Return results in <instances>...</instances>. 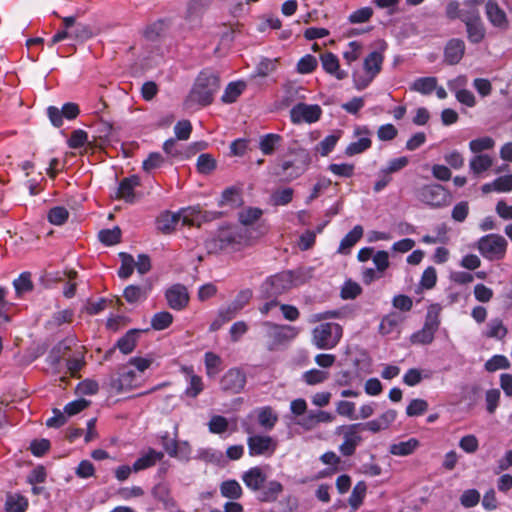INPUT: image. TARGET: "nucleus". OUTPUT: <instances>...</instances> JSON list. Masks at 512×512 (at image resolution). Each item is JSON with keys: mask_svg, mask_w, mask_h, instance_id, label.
I'll return each instance as SVG.
<instances>
[{"mask_svg": "<svg viewBox=\"0 0 512 512\" xmlns=\"http://www.w3.org/2000/svg\"><path fill=\"white\" fill-rule=\"evenodd\" d=\"M69 212L62 206H56L50 209L48 213V220L54 225H62L68 219Z\"/></svg>", "mask_w": 512, "mask_h": 512, "instance_id": "57", "label": "nucleus"}, {"mask_svg": "<svg viewBox=\"0 0 512 512\" xmlns=\"http://www.w3.org/2000/svg\"><path fill=\"white\" fill-rule=\"evenodd\" d=\"M250 456H271L277 448V441L268 435H251L247 438Z\"/></svg>", "mask_w": 512, "mask_h": 512, "instance_id": "12", "label": "nucleus"}, {"mask_svg": "<svg viewBox=\"0 0 512 512\" xmlns=\"http://www.w3.org/2000/svg\"><path fill=\"white\" fill-rule=\"evenodd\" d=\"M194 458L206 463L217 464L222 459V452L212 448H200Z\"/></svg>", "mask_w": 512, "mask_h": 512, "instance_id": "48", "label": "nucleus"}, {"mask_svg": "<svg viewBox=\"0 0 512 512\" xmlns=\"http://www.w3.org/2000/svg\"><path fill=\"white\" fill-rule=\"evenodd\" d=\"M317 65V59L314 56L307 54L298 61L297 71L301 74H309L315 70Z\"/></svg>", "mask_w": 512, "mask_h": 512, "instance_id": "60", "label": "nucleus"}, {"mask_svg": "<svg viewBox=\"0 0 512 512\" xmlns=\"http://www.w3.org/2000/svg\"><path fill=\"white\" fill-rule=\"evenodd\" d=\"M323 69L335 76L338 80H342L347 77V73L340 69L339 60L336 55L331 52H326L320 57Z\"/></svg>", "mask_w": 512, "mask_h": 512, "instance_id": "27", "label": "nucleus"}, {"mask_svg": "<svg viewBox=\"0 0 512 512\" xmlns=\"http://www.w3.org/2000/svg\"><path fill=\"white\" fill-rule=\"evenodd\" d=\"M164 457L163 452L149 449L145 454L139 457L133 464V472H139L154 466Z\"/></svg>", "mask_w": 512, "mask_h": 512, "instance_id": "32", "label": "nucleus"}, {"mask_svg": "<svg viewBox=\"0 0 512 512\" xmlns=\"http://www.w3.org/2000/svg\"><path fill=\"white\" fill-rule=\"evenodd\" d=\"M220 492L225 498L238 499L242 495V488L236 480H227L221 483Z\"/></svg>", "mask_w": 512, "mask_h": 512, "instance_id": "45", "label": "nucleus"}, {"mask_svg": "<svg viewBox=\"0 0 512 512\" xmlns=\"http://www.w3.org/2000/svg\"><path fill=\"white\" fill-rule=\"evenodd\" d=\"M258 423L265 430H272L278 421V415L270 406L261 407L257 410Z\"/></svg>", "mask_w": 512, "mask_h": 512, "instance_id": "36", "label": "nucleus"}, {"mask_svg": "<svg viewBox=\"0 0 512 512\" xmlns=\"http://www.w3.org/2000/svg\"><path fill=\"white\" fill-rule=\"evenodd\" d=\"M492 165V160L488 155H477L470 161V169L479 174L489 169Z\"/></svg>", "mask_w": 512, "mask_h": 512, "instance_id": "55", "label": "nucleus"}, {"mask_svg": "<svg viewBox=\"0 0 512 512\" xmlns=\"http://www.w3.org/2000/svg\"><path fill=\"white\" fill-rule=\"evenodd\" d=\"M302 378L308 385H317L325 382L329 378V373L324 370L311 369L304 372Z\"/></svg>", "mask_w": 512, "mask_h": 512, "instance_id": "52", "label": "nucleus"}, {"mask_svg": "<svg viewBox=\"0 0 512 512\" xmlns=\"http://www.w3.org/2000/svg\"><path fill=\"white\" fill-rule=\"evenodd\" d=\"M263 211L259 208L248 207L239 212V222L241 228H248V230L256 232V229L263 226V236L268 231V226L265 221H259Z\"/></svg>", "mask_w": 512, "mask_h": 512, "instance_id": "17", "label": "nucleus"}, {"mask_svg": "<svg viewBox=\"0 0 512 512\" xmlns=\"http://www.w3.org/2000/svg\"><path fill=\"white\" fill-rule=\"evenodd\" d=\"M263 230V226L256 229V232L240 226H228L221 228L215 237L207 241L206 246L211 252L223 249L239 250L242 247L253 245L263 237Z\"/></svg>", "mask_w": 512, "mask_h": 512, "instance_id": "1", "label": "nucleus"}, {"mask_svg": "<svg viewBox=\"0 0 512 512\" xmlns=\"http://www.w3.org/2000/svg\"><path fill=\"white\" fill-rule=\"evenodd\" d=\"M220 215V212L201 211L196 207L183 210L182 215L166 211L157 218L156 225L159 231L169 234L175 229L180 219H182L184 224L193 225L196 221H211L219 218Z\"/></svg>", "mask_w": 512, "mask_h": 512, "instance_id": "3", "label": "nucleus"}, {"mask_svg": "<svg viewBox=\"0 0 512 512\" xmlns=\"http://www.w3.org/2000/svg\"><path fill=\"white\" fill-rule=\"evenodd\" d=\"M367 486L364 482H358L349 497V504L353 509H358L365 497Z\"/></svg>", "mask_w": 512, "mask_h": 512, "instance_id": "53", "label": "nucleus"}, {"mask_svg": "<svg viewBox=\"0 0 512 512\" xmlns=\"http://www.w3.org/2000/svg\"><path fill=\"white\" fill-rule=\"evenodd\" d=\"M140 185V178L137 175L124 178L120 183L117 191V197L128 203L135 200L134 190Z\"/></svg>", "mask_w": 512, "mask_h": 512, "instance_id": "25", "label": "nucleus"}, {"mask_svg": "<svg viewBox=\"0 0 512 512\" xmlns=\"http://www.w3.org/2000/svg\"><path fill=\"white\" fill-rule=\"evenodd\" d=\"M79 112V106L73 102L65 103L61 109L55 106H49L47 108V116L55 127H61L64 118L67 120L75 119L79 115Z\"/></svg>", "mask_w": 512, "mask_h": 512, "instance_id": "14", "label": "nucleus"}, {"mask_svg": "<svg viewBox=\"0 0 512 512\" xmlns=\"http://www.w3.org/2000/svg\"><path fill=\"white\" fill-rule=\"evenodd\" d=\"M251 298L252 291L250 289L241 290L231 303L221 307L219 310L223 315L227 316L229 320H232L249 303Z\"/></svg>", "mask_w": 512, "mask_h": 512, "instance_id": "21", "label": "nucleus"}, {"mask_svg": "<svg viewBox=\"0 0 512 512\" xmlns=\"http://www.w3.org/2000/svg\"><path fill=\"white\" fill-rule=\"evenodd\" d=\"M152 290V285L148 282L142 285H129L124 289L123 297L130 304L142 302L147 299Z\"/></svg>", "mask_w": 512, "mask_h": 512, "instance_id": "24", "label": "nucleus"}, {"mask_svg": "<svg viewBox=\"0 0 512 512\" xmlns=\"http://www.w3.org/2000/svg\"><path fill=\"white\" fill-rule=\"evenodd\" d=\"M165 298L171 309L180 311L188 305L189 293L184 285L174 284L166 290Z\"/></svg>", "mask_w": 512, "mask_h": 512, "instance_id": "18", "label": "nucleus"}, {"mask_svg": "<svg viewBox=\"0 0 512 512\" xmlns=\"http://www.w3.org/2000/svg\"><path fill=\"white\" fill-rule=\"evenodd\" d=\"M341 132L337 131L326 136L320 143L318 144L317 151L322 156H327L336 146L338 140L340 139Z\"/></svg>", "mask_w": 512, "mask_h": 512, "instance_id": "50", "label": "nucleus"}, {"mask_svg": "<svg viewBox=\"0 0 512 512\" xmlns=\"http://www.w3.org/2000/svg\"><path fill=\"white\" fill-rule=\"evenodd\" d=\"M383 61L384 56L379 51H373L366 56L362 69L353 72V82L357 90H363L370 85L380 73Z\"/></svg>", "mask_w": 512, "mask_h": 512, "instance_id": "4", "label": "nucleus"}, {"mask_svg": "<svg viewBox=\"0 0 512 512\" xmlns=\"http://www.w3.org/2000/svg\"><path fill=\"white\" fill-rule=\"evenodd\" d=\"M507 334V328L504 326L502 320L492 319L487 324L486 336L489 338L502 339Z\"/></svg>", "mask_w": 512, "mask_h": 512, "instance_id": "51", "label": "nucleus"}, {"mask_svg": "<svg viewBox=\"0 0 512 512\" xmlns=\"http://www.w3.org/2000/svg\"><path fill=\"white\" fill-rule=\"evenodd\" d=\"M64 28L70 30V38L77 41H86L93 36L92 28L84 23L76 22L73 16L63 18Z\"/></svg>", "mask_w": 512, "mask_h": 512, "instance_id": "20", "label": "nucleus"}, {"mask_svg": "<svg viewBox=\"0 0 512 512\" xmlns=\"http://www.w3.org/2000/svg\"><path fill=\"white\" fill-rule=\"evenodd\" d=\"M417 197L427 205L440 207L448 202L449 193L442 185L430 184L420 188Z\"/></svg>", "mask_w": 512, "mask_h": 512, "instance_id": "11", "label": "nucleus"}, {"mask_svg": "<svg viewBox=\"0 0 512 512\" xmlns=\"http://www.w3.org/2000/svg\"><path fill=\"white\" fill-rule=\"evenodd\" d=\"M283 491V486L278 481H270L267 483L260 495V500L264 502L275 501L279 494Z\"/></svg>", "mask_w": 512, "mask_h": 512, "instance_id": "44", "label": "nucleus"}, {"mask_svg": "<svg viewBox=\"0 0 512 512\" xmlns=\"http://www.w3.org/2000/svg\"><path fill=\"white\" fill-rule=\"evenodd\" d=\"M485 0H464L461 3V21L467 23L481 19L480 7Z\"/></svg>", "mask_w": 512, "mask_h": 512, "instance_id": "28", "label": "nucleus"}, {"mask_svg": "<svg viewBox=\"0 0 512 512\" xmlns=\"http://www.w3.org/2000/svg\"><path fill=\"white\" fill-rule=\"evenodd\" d=\"M418 447L419 441L415 438H410L406 441L390 445L389 452L395 456H408L411 455Z\"/></svg>", "mask_w": 512, "mask_h": 512, "instance_id": "35", "label": "nucleus"}, {"mask_svg": "<svg viewBox=\"0 0 512 512\" xmlns=\"http://www.w3.org/2000/svg\"><path fill=\"white\" fill-rule=\"evenodd\" d=\"M137 338L138 331L130 330L117 341V347L123 354H129L134 350Z\"/></svg>", "mask_w": 512, "mask_h": 512, "instance_id": "42", "label": "nucleus"}, {"mask_svg": "<svg viewBox=\"0 0 512 512\" xmlns=\"http://www.w3.org/2000/svg\"><path fill=\"white\" fill-rule=\"evenodd\" d=\"M322 115V109L317 104L298 103L290 110V118L294 124L314 123Z\"/></svg>", "mask_w": 512, "mask_h": 512, "instance_id": "13", "label": "nucleus"}, {"mask_svg": "<svg viewBox=\"0 0 512 512\" xmlns=\"http://www.w3.org/2000/svg\"><path fill=\"white\" fill-rule=\"evenodd\" d=\"M219 78L207 72H202L189 95L185 99L184 106L187 109H195L197 107L209 105L215 93L219 90Z\"/></svg>", "mask_w": 512, "mask_h": 512, "instance_id": "2", "label": "nucleus"}, {"mask_svg": "<svg viewBox=\"0 0 512 512\" xmlns=\"http://www.w3.org/2000/svg\"><path fill=\"white\" fill-rule=\"evenodd\" d=\"M307 169V165L300 159L283 160L276 168V175L284 181H293L300 177Z\"/></svg>", "mask_w": 512, "mask_h": 512, "instance_id": "15", "label": "nucleus"}, {"mask_svg": "<svg viewBox=\"0 0 512 512\" xmlns=\"http://www.w3.org/2000/svg\"><path fill=\"white\" fill-rule=\"evenodd\" d=\"M28 508V499L17 493H9L6 496V512H25Z\"/></svg>", "mask_w": 512, "mask_h": 512, "instance_id": "37", "label": "nucleus"}, {"mask_svg": "<svg viewBox=\"0 0 512 512\" xmlns=\"http://www.w3.org/2000/svg\"><path fill=\"white\" fill-rule=\"evenodd\" d=\"M242 202L240 192L237 188L229 187L226 188L221 195L218 202L220 207H238Z\"/></svg>", "mask_w": 512, "mask_h": 512, "instance_id": "39", "label": "nucleus"}, {"mask_svg": "<svg viewBox=\"0 0 512 512\" xmlns=\"http://www.w3.org/2000/svg\"><path fill=\"white\" fill-rule=\"evenodd\" d=\"M182 372L187 376L188 380V386L185 390L186 395L191 398L197 397L204 388L201 377L194 374L192 367H182Z\"/></svg>", "mask_w": 512, "mask_h": 512, "instance_id": "31", "label": "nucleus"}, {"mask_svg": "<svg viewBox=\"0 0 512 512\" xmlns=\"http://www.w3.org/2000/svg\"><path fill=\"white\" fill-rule=\"evenodd\" d=\"M507 249L506 239L498 234H488L478 241L480 254L488 260H500L504 258Z\"/></svg>", "mask_w": 512, "mask_h": 512, "instance_id": "8", "label": "nucleus"}, {"mask_svg": "<svg viewBox=\"0 0 512 512\" xmlns=\"http://www.w3.org/2000/svg\"><path fill=\"white\" fill-rule=\"evenodd\" d=\"M403 321V317L392 312L384 316L379 324V333L383 336L391 335L393 333H399V326Z\"/></svg>", "mask_w": 512, "mask_h": 512, "instance_id": "30", "label": "nucleus"}, {"mask_svg": "<svg viewBox=\"0 0 512 512\" xmlns=\"http://www.w3.org/2000/svg\"><path fill=\"white\" fill-rule=\"evenodd\" d=\"M361 424H349L336 427L335 434L342 436L343 442L339 451L343 456H351L355 453L357 446L362 442Z\"/></svg>", "mask_w": 512, "mask_h": 512, "instance_id": "9", "label": "nucleus"}, {"mask_svg": "<svg viewBox=\"0 0 512 512\" xmlns=\"http://www.w3.org/2000/svg\"><path fill=\"white\" fill-rule=\"evenodd\" d=\"M465 53V43L462 39L449 40L444 49V61L449 65L458 64Z\"/></svg>", "mask_w": 512, "mask_h": 512, "instance_id": "22", "label": "nucleus"}, {"mask_svg": "<svg viewBox=\"0 0 512 512\" xmlns=\"http://www.w3.org/2000/svg\"><path fill=\"white\" fill-rule=\"evenodd\" d=\"M13 286L15 288L17 296H22L23 294L29 292L33 288V284L31 281V275L28 272H23L13 281Z\"/></svg>", "mask_w": 512, "mask_h": 512, "instance_id": "47", "label": "nucleus"}, {"mask_svg": "<svg viewBox=\"0 0 512 512\" xmlns=\"http://www.w3.org/2000/svg\"><path fill=\"white\" fill-rule=\"evenodd\" d=\"M244 484L253 491H258L266 480V475L258 466L250 468L242 475Z\"/></svg>", "mask_w": 512, "mask_h": 512, "instance_id": "29", "label": "nucleus"}, {"mask_svg": "<svg viewBox=\"0 0 512 512\" xmlns=\"http://www.w3.org/2000/svg\"><path fill=\"white\" fill-rule=\"evenodd\" d=\"M141 376L129 368H124L119 374L118 379L114 382V387L118 391H126L139 386Z\"/></svg>", "mask_w": 512, "mask_h": 512, "instance_id": "26", "label": "nucleus"}, {"mask_svg": "<svg viewBox=\"0 0 512 512\" xmlns=\"http://www.w3.org/2000/svg\"><path fill=\"white\" fill-rule=\"evenodd\" d=\"M204 362L208 377H215L221 371L222 359L217 354L206 352Z\"/></svg>", "mask_w": 512, "mask_h": 512, "instance_id": "43", "label": "nucleus"}, {"mask_svg": "<svg viewBox=\"0 0 512 512\" xmlns=\"http://www.w3.org/2000/svg\"><path fill=\"white\" fill-rule=\"evenodd\" d=\"M480 501V493L476 489H469L463 492L460 503L465 508L476 506Z\"/></svg>", "mask_w": 512, "mask_h": 512, "instance_id": "64", "label": "nucleus"}, {"mask_svg": "<svg viewBox=\"0 0 512 512\" xmlns=\"http://www.w3.org/2000/svg\"><path fill=\"white\" fill-rule=\"evenodd\" d=\"M354 136L357 137V140L351 142L345 149V154L347 156L361 154L368 150L372 145L370 138L371 132L366 126H357L354 129Z\"/></svg>", "mask_w": 512, "mask_h": 512, "instance_id": "16", "label": "nucleus"}, {"mask_svg": "<svg viewBox=\"0 0 512 512\" xmlns=\"http://www.w3.org/2000/svg\"><path fill=\"white\" fill-rule=\"evenodd\" d=\"M486 16L489 20V22L500 29H507L508 28V19L506 16L505 11L500 8L498 3L494 0H489L486 3Z\"/></svg>", "mask_w": 512, "mask_h": 512, "instance_id": "23", "label": "nucleus"}, {"mask_svg": "<svg viewBox=\"0 0 512 512\" xmlns=\"http://www.w3.org/2000/svg\"><path fill=\"white\" fill-rule=\"evenodd\" d=\"M295 284L294 273L284 271L268 277L260 286L264 298H276L278 295L292 288Z\"/></svg>", "mask_w": 512, "mask_h": 512, "instance_id": "6", "label": "nucleus"}, {"mask_svg": "<svg viewBox=\"0 0 512 512\" xmlns=\"http://www.w3.org/2000/svg\"><path fill=\"white\" fill-rule=\"evenodd\" d=\"M342 327L334 322L321 323L312 331V342L318 349L329 350L342 338Z\"/></svg>", "mask_w": 512, "mask_h": 512, "instance_id": "5", "label": "nucleus"}, {"mask_svg": "<svg viewBox=\"0 0 512 512\" xmlns=\"http://www.w3.org/2000/svg\"><path fill=\"white\" fill-rule=\"evenodd\" d=\"M281 141L280 135L269 133L260 138L259 148L264 155H271Z\"/></svg>", "mask_w": 512, "mask_h": 512, "instance_id": "40", "label": "nucleus"}, {"mask_svg": "<svg viewBox=\"0 0 512 512\" xmlns=\"http://www.w3.org/2000/svg\"><path fill=\"white\" fill-rule=\"evenodd\" d=\"M173 322V316L167 311H161L153 315L151 326L154 330L160 331L168 328Z\"/></svg>", "mask_w": 512, "mask_h": 512, "instance_id": "49", "label": "nucleus"}, {"mask_svg": "<svg viewBox=\"0 0 512 512\" xmlns=\"http://www.w3.org/2000/svg\"><path fill=\"white\" fill-rule=\"evenodd\" d=\"M468 40L473 44H478L483 41L486 35V30L481 19L464 23Z\"/></svg>", "mask_w": 512, "mask_h": 512, "instance_id": "34", "label": "nucleus"}, {"mask_svg": "<svg viewBox=\"0 0 512 512\" xmlns=\"http://www.w3.org/2000/svg\"><path fill=\"white\" fill-rule=\"evenodd\" d=\"M439 312V305L430 306L422 329L411 335V343L420 345H427L432 343L434 340V335L440 325Z\"/></svg>", "mask_w": 512, "mask_h": 512, "instance_id": "7", "label": "nucleus"}, {"mask_svg": "<svg viewBox=\"0 0 512 512\" xmlns=\"http://www.w3.org/2000/svg\"><path fill=\"white\" fill-rule=\"evenodd\" d=\"M328 169L336 176L349 178L353 176L355 167L353 164L341 163L330 164Z\"/></svg>", "mask_w": 512, "mask_h": 512, "instance_id": "63", "label": "nucleus"}, {"mask_svg": "<svg viewBox=\"0 0 512 512\" xmlns=\"http://www.w3.org/2000/svg\"><path fill=\"white\" fill-rule=\"evenodd\" d=\"M428 409V402L424 399H413L406 408L409 417L420 416Z\"/></svg>", "mask_w": 512, "mask_h": 512, "instance_id": "58", "label": "nucleus"}, {"mask_svg": "<svg viewBox=\"0 0 512 512\" xmlns=\"http://www.w3.org/2000/svg\"><path fill=\"white\" fill-rule=\"evenodd\" d=\"M216 167V161L210 154H201L197 159V169L200 173L208 174Z\"/></svg>", "mask_w": 512, "mask_h": 512, "instance_id": "61", "label": "nucleus"}, {"mask_svg": "<svg viewBox=\"0 0 512 512\" xmlns=\"http://www.w3.org/2000/svg\"><path fill=\"white\" fill-rule=\"evenodd\" d=\"M246 376L237 369L233 368L228 370L221 378L220 384L224 391L236 394L239 393L245 386Z\"/></svg>", "mask_w": 512, "mask_h": 512, "instance_id": "19", "label": "nucleus"}, {"mask_svg": "<svg viewBox=\"0 0 512 512\" xmlns=\"http://www.w3.org/2000/svg\"><path fill=\"white\" fill-rule=\"evenodd\" d=\"M120 257H121V266L118 270V275L122 279H127L133 273V270L135 268V266H134L135 260L131 255H129L127 253H121Z\"/></svg>", "mask_w": 512, "mask_h": 512, "instance_id": "54", "label": "nucleus"}, {"mask_svg": "<svg viewBox=\"0 0 512 512\" xmlns=\"http://www.w3.org/2000/svg\"><path fill=\"white\" fill-rule=\"evenodd\" d=\"M267 330V348L270 351L277 349L280 345L292 340L298 334V329L290 325H276L271 322L263 324Z\"/></svg>", "mask_w": 512, "mask_h": 512, "instance_id": "10", "label": "nucleus"}, {"mask_svg": "<svg viewBox=\"0 0 512 512\" xmlns=\"http://www.w3.org/2000/svg\"><path fill=\"white\" fill-rule=\"evenodd\" d=\"M362 236L363 227L361 225L354 226V228L341 240L338 247V253H350L351 248L362 238Z\"/></svg>", "mask_w": 512, "mask_h": 512, "instance_id": "33", "label": "nucleus"}, {"mask_svg": "<svg viewBox=\"0 0 512 512\" xmlns=\"http://www.w3.org/2000/svg\"><path fill=\"white\" fill-rule=\"evenodd\" d=\"M228 426V420L220 415L212 416L208 423L209 431L213 434L224 433L228 429Z\"/></svg>", "mask_w": 512, "mask_h": 512, "instance_id": "59", "label": "nucleus"}, {"mask_svg": "<svg viewBox=\"0 0 512 512\" xmlns=\"http://www.w3.org/2000/svg\"><path fill=\"white\" fill-rule=\"evenodd\" d=\"M245 87L246 84L242 81L229 83L222 95V101L228 104L235 102L243 93Z\"/></svg>", "mask_w": 512, "mask_h": 512, "instance_id": "41", "label": "nucleus"}, {"mask_svg": "<svg viewBox=\"0 0 512 512\" xmlns=\"http://www.w3.org/2000/svg\"><path fill=\"white\" fill-rule=\"evenodd\" d=\"M436 86V77H420L414 80V82L410 85V90L421 93L423 95H428L436 89Z\"/></svg>", "mask_w": 512, "mask_h": 512, "instance_id": "38", "label": "nucleus"}, {"mask_svg": "<svg viewBox=\"0 0 512 512\" xmlns=\"http://www.w3.org/2000/svg\"><path fill=\"white\" fill-rule=\"evenodd\" d=\"M121 230L119 227L106 229L99 232V239L105 245H114L120 241Z\"/></svg>", "mask_w": 512, "mask_h": 512, "instance_id": "56", "label": "nucleus"}, {"mask_svg": "<svg viewBox=\"0 0 512 512\" xmlns=\"http://www.w3.org/2000/svg\"><path fill=\"white\" fill-rule=\"evenodd\" d=\"M494 144V140L491 137L486 136L470 141L469 147L472 152L478 153L493 148Z\"/></svg>", "mask_w": 512, "mask_h": 512, "instance_id": "62", "label": "nucleus"}, {"mask_svg": "<svg viewBox=\"0 0 512 512\" xmlns=\"http://www.w3.org/2000/svg\"><path fill=\"white\" fill-rule=\"evenodd\" d=\"M294 191L292 188L277 189L271 194V203L275 206H284L293 199Z\"/></svg>", "mask_w": 512, "mask_h": 512, "instance_id": "46", "label": "nucleus"}]
</instances>
